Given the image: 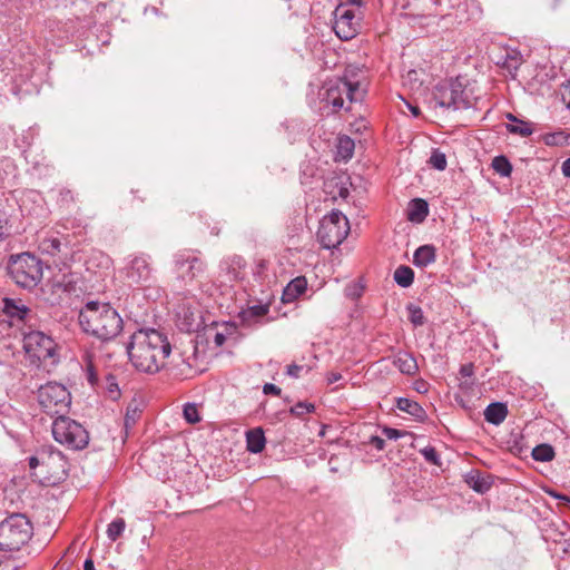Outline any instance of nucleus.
I'll list each match as a JSON object with an SVG mask.
<instances>
[{"label":"nucleus","mask_w":570,"mask_h":570,"mask_svg":"<svg viewBox=\"0 0 570 570\" xmlns=\"http://www.w3.org/2000/svg\"><path fill=\"white\" fill-rule=\"evenodd\" d=\"M127 352L132 365L146 373H156L165 366L171 345L167 335L155 328H140L131 335Z\"/></svg>","instance_id":"1"},{"label":"nucleus","mask_w":570,"mask_h":570,"mask_svg":"<svg viewBox=\"0 0 570 570\" xmlns=\"http://www.w3.org/2000/svg\"><path fill=\"white\" fill-rule=\"evenodd\" d=\"M83 332L101 341L115 338L122 330V318L109 303L88 302L79 312Z\"/></svg>","instance_id":"2"},{"label":"nucleus","mask_w":570,"mask_h":570,"mask_svg":"<svg viewBox=\"0 0 570 570\" xmlns=\"http://www.w3.org/2000/svg\"><path fill=\"white\" fill-rule=\"evenodd\" d=\"M10 278L21 288L33 289L42 279V262L30 253L11 256L8 266Z\"/></svg>","instance_id":"3"},{"label":"nucleus","mask_w":570,"mask_h":570,"mask_svg":"<svg viewBox=\"0 0 570 570\" xmlns=\"http://www.w3.org/2000/svg\"><path fill=\"white\" fill-rule=\"evenodd\" d=\"M33 535V525L22 513H12L0 522V549L19 551Z\"/></svg>","instance_id":"4"},{"label":"nucleus","mask_w":570,"mask_h":570,"mask_svg":"<svg viewBox=\"0 0 570 570\" xmlns=\"http://www.w3.org/2000/svg\"><path fill=\"white\" fill-rule=\"evenodd\" d=\"M53 439L71 450H82L89 443L88 431L69 416H57L52 422Z\"/></svg>","instance_id":"5"},{"label":"nucleus","mask_w":570,"mask_h":570,"mask_svg":"<svg viewBox=\"0 0 570 570\" xmlns=\"http://www.w3.org/2000/svg\"><path fill=\"white\" fill-rule=\"evenodd\" d=\"M350 233V224L346 216L340 210H332L324 216L317 230V239L326 248H335L342 244Z\"/></svg>","instance_id":"6"},{"label":"nucleus","mask_w":570,"mask_h":570,"mask_svg":"<svg viewBox=\"0 0 570 570\" xmlns=\"http://www.w3.org/2000/svg\"><path fill=\"white\" fill-rule=\"evenodd\" d=\"M174 267L177 279L183 282L184 285H191L202 278L207 271V264L202 258V253L190 248L178 250L174 255Z\"/></svg>","instance_id":"7"},{"label":"nucleus","mask_w":570,"mask_h":570,"mask_svg":"<svg viewBox=\"0 0 570 570\" xmlns=\"http://www.w3.org/2000/svg\"><path fill=\"white\" fill-rule=\"evenodd\" d=\"M38 402L51 417L65 415L71 404L70 392L59 383H47L38 390Z\"/></svg>","instance_id":"8"},{"label":"nucleus","mask_w":570,"mask_h":570,"mask_svg":"<svg viewBox=\"0 0 570 570\" xmlns=\"http://www.w3.org/2000/svg\"><path fill=\"white\" fill-rule=\"evenodd\" d=\"M362 98L363 92L360 88V83L346 79L330 81L326 85L325 92L322 95V100L331 105L334 112H337L344 107L345 99L352 104L361 101Z\"/></svg>","instance_id":"9"},{"label":"nucleus","mask_w":570,"mask_h":570,"mask_svg":"<svg viewBox=\"0 0 570 570\" xmlns=\"http://www.w3.org/2000/svg\"><path fill=\"white\" fill-rule=\"evenodd\" d=\"M56 343L40 331H31L23 336V350L32 362L55 364L57 362Z\"/></svg>","instance_id":"10"},{"label":"nucleus","mask_w":570,"mask_h":570,"mask_svg":"<svg viewBox=\"0 0 570 570\" xmlns=\"http://www.w3.org/2000/svg\"><path fill=\"white\" fill-rule=\"evenodd\" d=\"M333 29L336 36L344 41L355 38L361 31L362 14L360 9H350L346 6H338L335 9Z\"/></svg>","instance_id":"11"},{"label":"nucleus","mask_w":570,"mask_h":570,"mask_svg":"<svg viewBox=\"0 0 570 570\" xmlns=\"http://www.w3.org/2000/svg\"><path fill=\"white\" fill-rule=\"evenodd\" d=\"M153 268L150 257L140 254L134 256L126 267V277L135 284L146 283L151 278Z\"/></svg>","instance_id":"12"},{"label":"nucleus","mask_w":570,"mask_h":570,"mask_svg":"<svg viewBox=\"0 0 570 570\" xmlns=\"http://www.w3.org/2000/svg\"><path fill=\"white\" fill-rule=\"evenodd\" d=\"M2 311L11 320L27 321L31 309L18 298L4 297L2 298Z\"/></svg>","instance_id":"13"},{"label":"nucleus","mask_w":570,"mask_h":570,"mask_svg":"<svg viewBox=\"0 0 570 570\" xmlns=\"http://www.w3.org/2000/svg\"><path fill=\"white\" fill-rule=\"evenodd\" d=\"M393 365L399 368L402 374L413 376L419 371L416 358L409 352L400 351L393 356Z\"/></svg>","instance_id":"14"},{"label":"nucleus","mask_w":570,"mask_h":570,"mask_svg":"<svg viewBox=\"0 0 570 570\" xmlns=\"http://www.w3.org/2000/svg\"><path fill=\"white\" fill-rule=\"evenodd\" d=\"M63 461V455L60 451L53 450L51 446L43 448L37 455L29 458L30 469H36L39 465L49 466L52 462Z\"/></svg>","instance_id":"15"},{"label":"nucleus","mask_w":570,"mask_h":570,"mask_svg":"<svg viewBox=\"0 0 570 570\" xmlns=\"http://www.w3.org/2000/svg\"><path fill=\"white\" fill-rule=\"evenodd\" d=\"M508 406L503 402L490 403L484 410V419L488 423L500 425L508 416Z\"/></svg>","instance_id":"16"},{"label":"nucleus","mask_w":570,"mask_h":570,"mask_svg":"<svg viewBox=\"0 0 570 570\" xmlns=\"http://www.w3.org/2000/svg\"><path fill=\"white\" fill-rule=\"evenodd\" d=\"M307 288V282L305 277L299 276L292 279L283 291L282 301L284 303L294 302L299 295H302Z\"/></svg>","instance_id":"17"},{"label":"nucleus","mask_w":570,"mask_h":570,"mask_svg":"<svg viewBox=\"0 0 570 570\" xmlns=\"http://www.w3.org/2000/svg\"><path fill=\"white\" fill-rule=\"evenodd\" d=\"M455 89L453 88V81L446 85L436 86L434 90V100L440 107L452 108L455 104L454 95Z\"/></svg>","instance_id":"18"},{"label":"nucleus","mask_w":570,"mask_h":570,"mask_svg":"<svg viewBox=\"0 0 570 570\" xmlns=\"http://www.w3.org/2000/svg\"><path fill=\"white\" fill-rule=\"evenodd\" d=\"M266 439L261 428L252 429L246 433V448L250 453L257 454L265 449Z\"/></svg>","instance_id":"19"},{"label":"nucleus","mask_w":570,"mask_h":570,"mask_svg":"<svg viewBox=\"0 0 570 570\" xmlns=\"http://www.w3.org/2000/svg\"><path fill=\"white\" fill-rule=\"evenodd\" d=\"M429 215V206L424 199L416 198L410 202L407 219L412 223H422Z\"/></svg>","instance_id":"20"},{"label":"nucleus","mask_w":570,"mask_h":570,"mask_svg":"<svg viewBox=\"0 0 570 570\" xmlns=\"http://www.w3.org/2000/svg\"><path fill=\"white\" fill-rule=\"evenodd\" d=\"M396 407L400 411L412 415L413 417H415L416 420H419L421 422L424 421L426 417V413H425L424 409L417 402L412 401L410 399L399 397L396 400Z\"/></svg>","instance_id":"21"},{"label":"nucleus","mask_w":570,"mask_h":570,"mask_svg":"<svg viewBox=\"0 0 570 570\" xmlns=\"http://www.w3.org/2000/svg\"><path fill=\"white\" fill-rule=\"evenodd\" d=\"M436 254L433 245L420 246L413 255V264L417 267H426L435 262Z\"/></svg>","instance_id":"22"},{"label":"nucleus","mask_w":570,"mask_h":570,"mask_svg":"<svg viewBox=\"0 0 570 570\" xmlns=\"http://www.w3.org/2000/svg\"><path fill=\"white\" fill-rule=\"evenodd\" d=\"M455 104L453 110L468 109L472 106V92L464 88L458 80L453 81Z\"/></svg>","instance_id":"23"},{"label":"nucleus","mask_w":570,"mask_h":570,"mask_svg":"<svg viewBox=\"0 0 570 570\" xmlns=\"http://www.w3.org/2000/svg\"><path fill=\"white\" fill-rule=\"evenodd\" d=\"M393 278L399 286L406 288L413 284L414 272L411 267L401 265L395 269Z\"/></svg>","instance_id":"24"},{"label":"nucleus","mask_w":570,"mask_h":570,"mask_svg":"<svg viewBox=\"0 0 570 570\" xmlns=\"http://www.w3.org/2000/svg\"><path fill=\"white\" fill-rule=\"evenodd\" d=\"M522 63V56L517 50L508 51L503 61L502 67L509 71L512 77H515L518 69Z\"/></svg>","instance_id":"25"},{"label":"nucleus","mask_w":570,"mask_h":570,"mask_svg":"<svg viewBox=\"0 0 570 570\" xmlns=\"http://www.w3.org/2000/svg\"><path fill=\"white\" fill-rule=\"evenodd\" d=\"M355 144L348 136H341L337 139V155L342 159H350L353 157Z\"/></svg>","instance_id":"26"},{"label":"nucleus","mask_w":570,"mask_h":570,"mask_svg":"<svg viewBox=\"0 0 570 570\" xmlns=\"http://www.w3.org/2000/svg\"><path fill=\"white\" fill-rule=\"evenodd\" d=\"M507 130L510 134L529 137L533 132V124L519 119L515 124H507Z\"/></svg>","instance_id":"27"},{"label":"nucleus","mask_w":570,"mask_h":570,"mask_svg":"<svg viewBox=\"0 0 570 570\" xmlns=\"http://www.w3.org/2000/svg\"><path fill=\"white\" fill-rule=\"evenodd\" d=\"M532 458L539 462H549L554 458V449L547 443L537 445L532 450Z\"/></svg>","instance_id":"28"},{"label":"nucleus","mask_w":570,"mask_h":570,"mask_svg":"<svg viewBox=\"0 0 570 570\" xmlns=\"http://www.w3.org/2000/svg\"><path fill=\"white\" fill-rule=\"evenodd\" d=\"M492 168L502 177H509L512 173V165L504 156H497L492 160Z\"/></svg>","instance_id":"29"},{"label":"nucleus","mask_w":570,"mask_h":570,"mask_svg":"<svg viewBox=\"0 0 570 570\" xmlns=\"http://www.w3.org/2000/svg\"><path fill=\"white\" fill-rule=\"evenodd\" d=\"M126 522L122 518H116L107 528V537L110 541H116L125 531Z\"/></svg>","instance_id":"30"},{"label":"nucleus","mask_w":570,"mask_h":570,"mask_svg":"<svg viewBox=\"0 0 570 570\" xmlns=\"http://www.w3.org/2000/svg\"><path fill=\"white\" fill-rule=\"evenodd\" d=\"M105 390L107 396L112 400L117 401L120 397V389L118 386V382L116 380V376L112 374H107L105 377Z\"/></svg>","instance_id":"31"},{"label":"nucleus","mask_w":570,"mask_h":570,"mask_svg":"<svg viewBox=\"0 0 570 570\" xmlns=\"http://www.w3.org/2000/svg\"><path fill=\"white\" fill-rule=\"evenodd\" d=\"M429 164L438 170H444L448 165L445 154L442 153L440 149H433L431 157L429 159Z\"/></svg>","instance_id":"32"},{"label":"nucleus","mask_w":570,"mask_h":570,"mask_svg":"<svg viewBox=\"0 0 570 570\" xmlns=\"http://www.w3.org/2000/svg\"><path fill=\"white\" fill-rule=\"evenodd\" d=\"M409 311V320L414 326H421L425 323V317L423 315V311L420 306L414 304L407 305Z\"/></svg>","instance_id":"33"},{"label":"nucleus","mask_w":570,"mask_h":570,"mask_svg":"<svg viewBox=\"0 0 570 570\" xmlns=\"http://www.w3.org/2000/svg\"><path fill=\"white\" fill-rule=\"evenodd\" d=\"M62 243L57 237H49L42 240L41 248L43 252L55 255L61 252Z\"/></svg>","instance_id":"34"},{"label":"nucleus","mask_w":570,"mask_h":570,"mask_svg":"<svg viewBox=\"0 0 570 570\" xmlns=\"http://www.w3.org/2000/svg\"><path fill=\"white\" fill-rule=\"evenodd\" d=\"M183 414L185 420L190 423L195 424L200 421V415L198 412V407L195 403H187L184 405Z\"/></svg>","instance_id":"35"},{"label":"nucleus","mask_w":570,"mask_h":570,"mask_svg":"<svg viewBox=\"0 0 570 570\" xmlns=\"http://www.w3.org/2000/svg\"><path fill=\"white\" fill-rule=\"evenodd\" d=\"M420 453L423 455L425 461L434 465H441L440 456L434 446H425L420 450Z\"/></svg>","instance_id":"36"},{"label":"nucleus","mask_w":570,"mask_h":570,"mask_svg":"<svg viewBox=\"0 0 570 570\" xmlns=\"http://www.w3.org/2000/svg\"><path fill=\"white\" fill-rule=\"evenodd\" d=\"M314 410V404L307 402H298L291 407L289 412L295 416H303L306 413H312Z\"/></svg>","instance_id":"37"},{"label":"nucleus","mask_w":570,"mask_h":570,"mask_svg":"<svg viewBox=\"0 0 570 570\" xmlns=\"http://www.w3.org/2000/svg\"><path fill=\"white\" fill-rule=\"evenodd\" d=\"M382 433L389 440H397V439L404 436L405 434H407V432H405V431H401V430H397L394 428H387V426H385L382 430Z\"/></svg>","instance_id":"38"},{"label":"nucleus","mask_w":570,"mask_h":570,"mask_svg":"<svg viewBox=\"0 0 570 570\" xmlns=\"http://www.w3.org/2000/svg\"><path fill=\"white\" fill-rule=\"evenodd\" d=\"M304 370L308 372L309 367H305L303 365L297 364H289L286 368V374L289 375L291 377L298 379L301 376V372Z\"/></svg>","instance_id":"39"},{"label":"nucleus","mask_w":570,"mask_h":570,"mask_svg":"<svg viewBox=\"0 0 570 570\" xmlns=\"http://www.w3.org/2000/svg\"><path fill=\"white\" fill-rule=\"evenodd\" d=\"M564 132L563 131H558V132H554V134H549L544 137V142L548 145V146H554V145H558L561 142V139H564Z\"/></svg>","instance_id":"40"},{"label":"nucleus","mask_w":570,"mask_h":570,"mask_svg":"<svg viewBox=\"0 0 570 570\" xmlns=\"http://www.w3.org/2000/svg\"><path fill=\"white\" fill-rule=\"evenodd\" d=\"M247 313L253 317H262L268 313V306L254 305L248 308Z\"/></svg>","instance_id":"41"},{"label":"nucleus","mask_w":570,"mask_h":570,"mask_svg":"<svg viewBox=\"0 0 570 570\" xmlns=\"http://www.w3.org/2000/svg\"><path fill=\"white\" fill-rule=\"evenodd\" d=\"M560 96L563 104L570 109V79L561 87Z\"/></svg>","instance_id":"42"},{"label":"nucleus","mask_w":570,"mask_h":570,"mask_svg":"<svg viewBox=\"0 0 570 570\" xmlns=\"http://www.w3.org/2000/svg\"><path fill=\"white\" fill-rule=\"evenodd\" d=\"M137 416H138V412L136 409L132 411H129V410L127 411L126 416H125V429L126 430H129L135 425Z\"/></svg>","instance_id":"43"},{"label":"nucleus","mask_w":570,"mask_h":570,"mask_svg":"<svg viewBox=\"0 0 570 570\" xmlns=\"http://www.w3.org/2000/svg\"><path fill=\"white\" fill-rule=\"evenodd\" d=\"M7 234V216L6 213L0 209V240L3 239V237Z\"/></svg>","instance_id":"44"},{"label":"nucleus","mask_w":570,"mask_h":570,"mask_svg":"<svg viewBox=\"0 0 570 570\" xmlns=\"http://www.w3.org/2000/svg\"><path fill=\"white\" fill-rule=\"evenodd\" d=\"M370 444L379 451H382L385 446V441L381 436H371Z\"/></svg>","instance_id":"45"},{"label":"nucleus","mask_w":570,"mask_h":570,"mask_svg":"<svg viewBox=\"0 0 570 570\" xmlns=\"http://www.w3.org/2000/svg\"><path fill=\"white\" fill-rule=\"evenodd\" d=\"M263 392L265 394H274V395H281L282 390L272 383H266L263 387Z\"/></svg>","instance_id":"46"},{"label":"nucleus","mask_w":570,"mask_h":570,"mask_svg":"<svg viewBox=\"0 0 570 570\" xmlns=\"http://www.w3.org/2000/svg\"><path fill=\"white\" fill-rule=\"evenodd\" d=\"M414 389H415L416 392L422 393V394L426 393L428 390H429L428 389V383L424 380L415 381Z\"/></svg>","instance_id":"47"},{"label":"nucleus","mask_w":570,"mask_h":570,"mask_svg":"<svg viewBox=\"0 0 570 570\" xmlns=\"http://www.w3.org/2000/svg\"><path fill=\"white\" fill-rule=\"evenodd\" d=\"M460 374L464 377H470L473 375V364H464L460 368Z\"/></svg>","instance_id":"48"},{"label":"nucleus","mask_w":570,"mask_h":570,"mask_svg":"<svg viewBox=\"0 0 570 570\" xmlns=\"http://www.w3.org/2000/svg\"><path fill=\"white\" fill-rule=\"evenodd\" d=\"M267 265H268V262L266 259H259L257 263H256V274L257 275H261L263 274L266 268H267Z\"/></svg>","instance_id":"49"},{"label":"nucleus","mask_w":570,"mask_h":570,"mask_svg":"<svg viewBox=\"0 0 570 570\" xmlns=\"http://www.w3.org/2000/svg\"><path fill=\"white\" fill-rule=\"evenodd\" d=\"M552 498L557 499V500H560L567 504H570V498L564 495V494H561V493H558L556 491H549L548 492Z\"/></svg>","instance_id":"50"},{"label":"nucleus","mask_w":570,"mask_h":570,"mask_svg":"<svg viewBox=\"0 0 570 570\" xmlns=\"http://www.w3.org/2000/svg\"><path fill=\"white\" fill-rule=\"evenodd\" d=\"M562 175L570 178V158H567L561 165Z\"/></svg>","instance_id":"51"},{"label":"nucleus","mask_w":570,"mask_h":570,"mask_svg":"<svg viewBox=\"0 0 570 570\" xmlns=\"http://www.w3.org/2000/svg\"><path fill=\"white\" fill-rule=\"evenodd\" d=\"M88 381L94 385L97 382V374L94 372L92 365L88 364Z\"/></svg>","instance_id":"52"},{"label":"nucleus","mask_w":570,"mask_h":570,"mask_svg":"<svg viewBox=\"0 0 570 570\" xmlns=\"http://www.w3.org/2000/svg\"><path fill=\"white\" fill-rule=\"evenodd\" d=\"M342 379V375L336 372H332L327 375V383L333 384Z\"/></svg>","instance_id":"53"},{"label":"nucleus","mask_w":570,"mask_h":570,"mask_svg":"<svg viewBox=\"0 0 570 570\" xmlns=\"http://www.w3.org/2000/svg\"><path fill=\"white\" fill-rule=\"evenodd\" d=\"M473 489L476 491V492H480V493H483L485 490H488V485L483 484V483H480V482H475L473 484Z\"/></svg>","instance_id":"54"},{"label":"nucleus","mask_w":570,"mask_h":570,"mask_svg":"<svg viewBox=\"0 0 570 570\" xmlns=\"http://www.w3.org/2000/svg\"><path fill=\"white\" fill-rule=\"evenodd\" d=\"M83 570H96L94 561L91 559H86L85 560Z\"/></svg>","instance_id":"55"},{"label":"nucleus","mask_w":570,"mask_h":570,"mask_svg":"<svg viewBox=\"0 0 570 570\" xmlns=\"http://www.w3.org/2000/svg\"><path fill=\"white\" fill-rule=\"evenodd\" d=\"M407 106H409V109H410V111L412 112V115H413L414 117L420 116V109H419V107H416V106H412V105H410V104H409Z\"/></svg>","instance_id":"56"},{"label":"nucleus","mask_w":570,"mask_h":570,"mask_svg":"<svg viewBox=\"0 0 570 570\" xmlns=\"http://www.w3.org/2000/svg\"><path fill=\"white\" fill-rule=\"evenodd\" d=\"M225 341V336L220 333H217L215 336V342L217 345H222Z\"/></svg>","instance_id":"57"},{"label":"nucleus","mask_w":570,"mask_h":570,"mask_svg":"<svg viewBox=\"0 0 570 570\" xmlns=\"http://www.w3.org/2000/svg\"><path fill=\"white\" fill-rule=\"evenodd\" d=\"M340 197L346 198L348 196V190L346 187H341L338 191Z\"/></svg>","instance_id":"58"},{"label":"nucleus","mask_w":570,"mask_h":570,"mask_svg":"<svg viewBox=\"0 0 570 570\" xmlns=\"http://www.w3.org/2000/svg\"><path fill=\"white\" fill-rule=\"evenodd\" d=\"M507 119L511 121V124H515L519 119L513 114H507Z\"/></svg>","instance_id":"59"},{"label":"nucleus","mask_w":570,"mask_h":570,"mask_svg":"<svg viewBox=\"0 0 570 570\" xmlns=\"http://www.w3.org/2000/svg\"><path fill=\"white\" fill-rule=\"evenodd\" d=\"M348 2L360 8L363 3V0H348Z\"/></svg>","instance_id":"60"},{"label":"nucleus","mask_w":570,"mask_h":570,"mask_svg":"<svg viewBox=\"0 0 570 570\" xmlns=\"http://www.w3.org/2000/svg\"><path fill=\"white\" fill-rule=\"evenodd\" d=\"M563 551H564L566 553H570V541H566V542H564Z\"/></svg>","instance_id":"61"},{"label":"nucleus","mask_w":570,"mask_h":570,"mask_svg":"<svg viewBox=\"0 0 570 570\" xmlns=\"http://www.w3.org/2000/svg\"><path fill=\"white\" fill-rule=\"evenodd\" d=\"M352 295H358V294L357 293H354V294L347 293V296H352Z\"/></svg>","instance_id":"62"}]
</instances>
